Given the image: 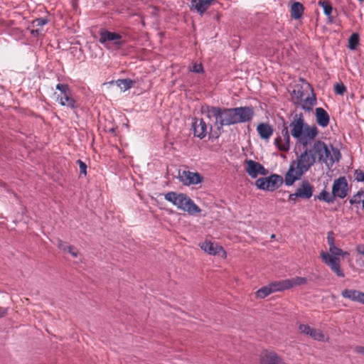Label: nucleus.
<instances>
[{
    "label": "nucleus",
    "instance_id": "nucleus-1",
    "mask_svg": "<svg viewBox=\"0 0 364 364\" xmlns=\"http://www.w3.org/2000/svg\"><path fill=\"white\" fill-rule=\"evenodd\" d=\"M203 112L210 120H215L214 125L219 132L224 126L250 122L254 115L253 109L250 107L221 108L208 106L203 108Z\"/></svg>",
    "mask_w": 364,
    "mask_h": 364
},
{
    "label": "nucleus",
    "instance_id": "nucleus-2",
    "mask_svg": "<svg viewBox=\"0 0 364 364\" xmlns=\"http://www.w3.org/2000/svg\"><path fill=\"white\" fill-rule=\"evenodd\" d=\"M291 134L304 146L310 144L318 134L315 125L305 123L302 114H296L289 124Z\"/></svg>",
    "mask_w": 364,
    "mask_h": 364
},
{
    "label": "nucleus",
    "instance_id": "nucleus-3",
    "mask_svg": "<svg viewBox=\"0 0 364 364\" xmlns=\"http://www.w3.org/2000/svg\"><path fill=\"white\" fill-rule=\"evenodd\" d=\"M316 163L311 154L306 149L293 161L286 173L284 182L288 186L299 180Z\"/></svg>",
    "mask_w": 364,
    "mask_h": 364
},
{
    "label": "nucleus",
    "instance_id": "nucleus-4",
    "mask_svg": "<svg viewBox=\"0 0 364 364\" xmlns=\"http://www.w3.org/2000/svg\"><path fill=\"white\" fill-rule=\"evenodd\" d=\"M314 158V161L324 163L326 165H333L336 161H338L340 158V152L333 147H328V146L322 141H316L313 146L306 149Z\"/></svg>",
    "mask_w": 364,
    "mask_h": 364
},
{
    "label": "nucleus",
    "instance_id": "nucleus-5",
    "mask_svg": "<svg viewBox=\"0 0 364 364\" xmlns=\"http://www.w3.org/2000/svg\"><path fill=\"white\" fill-rule=\"evenodd\" d=\"M292 100L295 105L306 111L311 110L316 104V98L309 83L296 85L292 92Z\"/></svg>",
    "mask_w": 364,
    "mask_h": 364
},
{
    "label": "nucleus",
    "instance_id": "nucleus-6",
    "mask_svg": "<svg viewBox=\"0 0 364 364\" xmlns=\"http://www.w3.org/2000/svg\"><path fill=\"white\" fill-rule=\"evenodd\" d=\"M164 198L178 209L187 212L190 215L201 212V209L185 193L170 191L164 195Z\"/></svg>",
    "mask_w": 364,
    "mask_h": 364
},
{
    "label": "nucleus",
    "instance_id": "nucleus-7",
    "mask_svg": "<svg viewBox=\"0 0 364 364\" xmlns=\"http://www.w3.org/2000/svg\"><path fill=\"white\" fill-rule=\"evenodd\" d=\"M342 250L335 245L329 247L328 252L321 251V258L338 277H344L345 274L341 268L340 254Z\"/></svg>",
    "mask_w": 364,
    "mask_h": 364
},
{
    "label": "nucleus",
    "instance_id": "nucleus-8",
    "mask_svg": "<svg viewBox=\"0 0 364 364\" xmlns=\"http://www.w3.org/2000/svg\"><path fill=\"white\" fill-rule=\"evenodd\" d=\"M283 183V178L277 174L268 177L259 178L256 182V186L261 190L273 191L277 189Z\"/></svg>",
    "mask_w": 364,
    "mask_h": 364
},
{
    "label": "nucleus",
    "instance_id": "nucleus-9",
    "mask_svg": "<svg viewBox=\"0 0 364 364\" xmlns=\"http://www.w3.org/2000/svg\"><path fill=\"white\" fill-rule=\"evenodd\" d=\"M177 178L184 186L196 185L200 183L203 179L200 173L186 170L178 171Z\"/></svg>",
    "mask_w": 364,
    "mask_h": 364
},
{
    "label": "nucleus",
    "instance_id": "nucleus-10",
    "mask_svg": "<svg viewBox=\"0 0 364 364\" xmlns=\"http://www.w3.org/2000/svg\"><path fill=\"white\" fill-rule=\"evenodd\" d=\"M99 42L105 47H108L109 42H113L114 46L117 48L121 47L123 44L121 35L107 30L100 32Z\"/></svg>",
    "mask_w": 364,
    "mask_h": 364
},
{
    "label": "nucleus",
    "instance_id": "nucleus-11",
    "mask_svg": "<svg viewBox=\"0 0 364 364\" xmlns=\"http://www.w3.org/2000/svg\"><path fill=\"white\" fill-rule=\"evenodd\" d=\"M192 128L195 136L202 139L212 130V125L208 126L203 119H194Z\"/></svg>",
    "mask_w": 364,
    "mask_h": 364
},
{
    "label": "nucleus",
    "instance_id": "nucleus-12",
    "mask_svg": "<svg viewBox=\"0 0 364 364\" xmlns=\"http://www.w3.org/2000/svg\"><path fill=\"white\" fill-rule=\"evenodd\" d=\"M259 364H287L284 360L273 350L262 351L259 358Z\"/></svg>",
    "mask_w": 364,
    "mask_h": 364
},
{
    "label": "nucleus",
    "instance_id": "nucleus-13",
    "mask_svg": "<svg viewBox=\"0 0 364 364\" xmlns=\"http://www.w3.org/2000/svg\"><path fill=\"white\" fill-rule=\"evenodd\" d=\"M332 193L340 198H345L348 194V183L345 177L336 179L333 183Z\"/></svg>",
    "mask_w": 364,
    "mask_h": 364
},
{
    "label": "nucleus",
    "instance_id": "nucleus-14",
    "mask_svg": "<svg viewBox=\"0 0 364 364\" xmlns=\"http://www.w3.org/2000/svg\"><path fill=\"white\" fill-rule=\"evenodd\" d=\"M200 247L205 252L211 255H219L222 257L226 256V252L223 248L216 242L210 240H205L199 244Z\"/></svg>",
    "mask_w": 364,
    "mask_h": 364
},
{
    "label": "nucleus",
    "instance_id": "nucleus-15",
    "mask_svg": "<svg viewBox=\"0 0 364 364\" xmlns=\"http://www.w3.org/2000/svg\"><path fill=\"white\" fill-rule=\"evenodd\" d=\"M246 164L245 171L252 178H256L258 175L264 176L267 174V170L259 163L250 159L246 161Z\"/></svg>",
    "mask_w": 364,
    "mask_h": 364
},
{
    "label": "nucleus",
    "instance_id": "nucleus-16",
    "mask_svg": "<svg viewBox=\"0 0 364 364\" xmlns=\"http://www.w3.org/2000/svg\"><path fill=\"white\" fill-rule=\"evenodd\" d=\"M341 296L345 299L364 304V292L355 289H346L342 291Z\"/></svg>",
    "mask_w": 364,
    "mask_h": 364
},
{
    "label": "nucleus",
    "instance_id": "nucleus-17",
    "mask_svg": "<svg viewBox=\"0 0 364 364\" xmlns=\"http://www.w3.org/2000/svg\"><path fill=\"white\" fill-rule=\"evenodd\" d=\"M215 0H191V9L203 15Z\"/></svg>",
    "mask_w": 364,
    "mask_h": 364
},
{
    "label": "nucleus",
    "instance_id": "nucleus-18",
    "mask_svg": "<svg viewBox=\"0 0 364 364\" xmlns=\"http://www.w3.org/2000/svg\"><path fill=\"white\" fill-rule=\"evenodd\" d=\"M299 198L309 199L313 195V186L307 181H303L300 186L296 191Z\"/></svg>",
    "mask_w": 364,
    "mask_h": 364
},
{
    "label": "nucleus",
    "instance_id": "nucleus-19",
    "mask_svg": "<svg viewBox=\"0 0 364 364\" xmlns=\"http://www.w3.org/2000/svg\"><path fill=\"white\" fill-rule=\"evenodd\" d=\"M257 132L262 139L267 141L273 134V128L269 124L260 123L257 127Z\"/></svg>",
    "mask_w": 364,
    "mask_h": 364
},
{
    "label": "nucleus",
    "instance_id": "nucleus-20",
    "mask_svg": "<svg viewBox=\"0 0 364 364\" xmlns=\"http://www.w3.org/2000/svg\"><path fill=\"white\" fill-rule=\"evenodd\" d=\"M316 119L318 124L322 127H326L329 124V115L322 107L316 108Z\"/></svg>",
    "mask_w": 364,
    "mask_h": 364
},
{
    "label": "nucleus",
    "instance_id": "nucleus-21",
    "mask_svg": "<svg viewBox=\"0 0 364 364\" xmlns=\"http://www.w3.org/2000/svg\"><path fill=\"white\" fill-rule=\"evenodd\" d=\"M56 100L62 106H66L72 109L76 107L75 101L70 97V92L61 95H58Z\"/></svg>",
    "mask_w": 364,
    "mask_h": 364
},
{
    "label": "nucleus",
    "instance_id": "nucleus-22",
    "mask_svg": "<svg viewBox=\"0 0 364 364\" xmlns=\"http://www.w3.org/2000/svg\"><path fill=\"white\" fill-rule=\"evenodd\" d=\"M304 12V6L299 2H294L291 6V16L294 19H299Z\"/></svg>",
    "mask_w": 364,
    "mask_h": 364
},
{
    "label": "nucleus",
    "instance_id": "nucleus-23",
    "mask_svg": "<svg viewBox=\"0 0 364 364\" xmlns=\"http://www.w3.org/2000/svg\"><path fill=\"white\" fill-rule=\"evenodd\" d=\"M282 138L284 141V145H282L280 151H288L290 149V136L287 127L284 126L282 129Z\"/></svg>",
    "mask_w": 364,
    "mask_h": 364
},
{
    "label": "nucleus",
    "instance_id": "nucleus-24",
    "mask_svg": "<svg viewBox=\"0 0 364 364\" xmlns=\"http://www.w3.org/2000/svg\"><path fill=\"white\" fill-rule=\"evenodd\" d=\"M273 291H281L290 289L289 279L274 282L270 284Z\"/></svg>",
    "mask_w": 364,
    "mask_h": 364
},
{
    "label": "nucleus",
    "instance_id": "nucleus-25",
    "mask_svg": "<svg viewBox=\"0 0 364 364\" xmlns=\"http://www.w3.org/2000/svg\"><path fill=\"white\" fill-rule=\"evenodd\" d=\"M350 203L352 205H362V210L364 212V191H358L350 199Z\"/></svg>",
    "mask_w": 364,
    "mask_h": 364
},
{
    "label": "nucleus",
    "instance_id": "nucleus-26",
    "mask_svg": "<svg viewBox=\"0 0 364 364\" xmlns=\"http://www.w3.org/2000/svg\"><path fill=\"white\" fill-rule=\"evenodd\" d=\"M307 336L317 341H324L326 336L320 329L312 328Z\"/></svg>",
    "mask_w": 364,
    "mask_h": 364
},
{
    "label": "nucleus",
    "instance_id": "nucleus-27",
    "mask_svg": "<svg viewBox=\"0 0 364 364\" xmlns=\"http://www.w3.org/2000/svg\"><path fill=\"white\" fill-rule=\"evenodd\" d=\"M133 83V80L130 79H119L116 81L117 86L124 92L130 89Z\"/></svg>",
    "mask_w": 364,
    "mask_h": 364
},
{
    "label": "nucleus",
    "instance_id": "nucleus-28",
    "mask_svg": "<svg viewBox=\"0 0 364 364\" xmlns=\"http://www.w3.org/2000/svg\"><path fill=\"white\" fill-rule=\"evenodd\" d=\"M273 292L274 291L272 288V286L269 284L268 286L263 287L259 290H257L256 292V296L257 298L264 299Z\"/></svg>",
    "mask_w": 364,
    "mask_h": 364
},
{
    "label": "nucleus",
    "instance_id": "nucleus-29",
    "mask_svg": "<svg viewBox=\"0 0 364 364\" xmlns=\"http://www.w3.org/2000/svg\"><path fill=\"white\" fill-rule=\"evenodd\" d=\"M289 282V287L292 288L296 286L306 284L307 279L306 277H296L294 278L288 279Z\"/></svg>",
    "mask_w": 364,
    "mask_h": 364
},
{
    "label": "nucleus",
    "instance_id": "nucleus-30",
    "mask_svg": "<svg viewBox=\"0 0 364 364\" xmlns=\"http://www.w3.org/2000/svg\"><path fill=\"white\" fill-rule=\"evenodd\" d=\"M359 43V36L358 33H353L348 39V48L355 50Z\"/></svg>",
    "mask_w": 364,
    "mask_h": 364
},
{
    "label": "nucleus",
    "instance_id": "nucleus-31",
    "mask_svg": "<svg viewBox=\"0 0 364 364\" xmlns=\"http://www.w3.org/2000/svg\"><path fill=\"white\" fill-rule=\"evenodd\" d=\"M318 5L323 8L325 15L329 16L331 14L332 6L329 2L326 1H319Z\"/></svg>",
    "mask_w": 364,
    "mask_h": 364
},
{
    "label": "nucleus",
    "instance_id": "nucleus-32",
    "mask_svg": "<svg viewBox=\"0 0 364 364\" xmlns=\"http://www.w3.org/2000/svg\"><path fill=\"white\" fill-rule=\"evenodd\" d=\"M333 195L332 194H330L328 192L326 191H322L319 196H318V198L319 200H322L325 202H327V203H331L333 201Z\"/></svg>",
    "mask_w": 364,
    "mask_h": 364
},
{
    "label": "nucleus",
    "instance_id": "nucleus-33",
    "mask_svg": "<svg viewBox=\"0 0 364 364\" xmlns=\"http://www.w3.org/2000/svg\"><path fill=\"white\" fill-rule=\"evenodd\" d=\"M189 70L196 73H203L204 70L201 63H192Z\"/></svg>",
    "mask_w": 364,
    "mask_h": 364
},
{
    "label": "nucleus",
    "instance_id": "nucleus-34",
    "mask_svg": "<svg viewBox=\"0 0 364 364\" xmlns=\"http://www.w3.org/2000/svg\"><path fill=\"white\" fill-rule=\"evenodd\" d=\"M298 328L302 334L308 336L312 328L310 327L309 325L301 323L299 325Z\"/></svg>",
    "mask_w": 364,
    "mask_h": 364
},
{
    "label": "nucleus",
    "instance_id": "nucleus-35",
    "mask_svg": "<svg viewBox=\"0 0 364 364\" xmlns=\"http://www.w3.org/2000/svg\"><path fill=\"white\" fill-rule=\"evenodd\" d=\"M48 23L46 18H38L33 21V26H43Z\"/></svg>",
    "mask_w": 364,
    "mask_h": 364
},
{
    "label": "nucleus",
    "instance_id": "nucleus-36",
    "mask_svg": "<svg viewBox=\"0 0 364 364\" xmlns=\"http://www.w3.org/2000/svg\"><path fill=\"white\" fill-rule=\"evenodd\" d=\"M56 89L60 91L61 94H65L68 92H70V89L68 85L65 84H58L56 85Z\"/></svg>",
    "mask_w": 364,
    "mask_h": 364
},
{
    "label": "nucleus",
    "instance_id": "nucleus-37",
    "mask_svg": "<svg viewBox=\"0 0 364 364\" xmlns=\"http://www.w3.org/2000/svg\"><path fill=\"white\" fill-rule=\"evenodd\" d=\"M346 90V87L343 84H336L335 85V92L338 95H343Z\"/></svg>",
    "mask_w": 364,
    "mask_h": 364
},
{
    "label": "nucleus",
    "instance_id": "nucleus-38",
    "mask_svg": "<svg viewBox=\"0 0 364 364\" xmlns=\"http://www.w3.org/2000/svg\"><path fill=\"white\" fill-rule=\"evenodd\" d=\"M77 164L79 165L80 173L86 175L87 173V165L81 160H77Z\"/></svg>",
    "mask_w": 364,
    "mask_h": 364
},
{
    "label": "nucleus",
    "instance_id": "nucleus-39",
    "mask_svg": "<svg viewBox=\"0 0 364 364\" xmlns=\"http://www.w3.org/2000/svg\"><path fill=\"white\" fill-rule=\"evenodd\" d=\"M326 239H327V242H328L329 247H331L332 245H335V240H334L333 232H328Z\"/></svg>",
    "mask_w": 364,
    "mask_h": 364
},
{
    "label": "nucleus",
    "instance_id": "nucleus-40",
    "mask_svg": "<svg viewBox=\"0 0 364 364\" xmlns=\"http://www.w3.org/2000/svg\"><path fill=\"white\" fill-rule=\"evenodd\" d=\"M66 252L70 253L73 257H77L78 255L77 250L73 245H70L69 247H68V250Z\"/></svg>",
    "mask_w": 364,
    "mask_h": 364
},
{
    "label": "nucleus",
    "instance_id": "nucleus-41",
    "mask_svg": "<svg viewBox=\"0 0 364 364\" xmlns=\"http://www.w3.org/2000/svg\"><path fill=\"white\" fill-rule=\"evenodd\" d=\"M355 178L358 181L364 182V172L357 170L355 173Z\"/></svg>",
    "mask_w": 364,
    "mask_h": 364
},
{
    "label": "nucleus",
    "instance_id": "nucleus-42",
    "mask_svg": "<svg viewBox=\"0 0 364 364\" xmlns=\"http://www.w3.org/2000/svg\"><path fill=\"white\" fill-rule=\"evenodd\" d=\"M274 144L280 150L281 146L284 145V141L282 140V136H278L274 139Z\"/></svg>",
    "mask_w": 364,
    "mask_h": 364
},
{
    "label": "nucleus",
    "instance_id": "nucleus-43",
    "mask_svg": "<svg viewBox=\"0 0 364 364\" xmlns=\"http://www.w3.org/2000/svg\"><path fill=\"white\" fill-rule=\"evenodd\" d=\"M58 247L60 250H64V251H67L68 247H69L70 245H68L65 242H63L62 240H59L58 243Z\"/></svg>",
    "mask_w": 364,
    "mask_h": 364
},
{
    "label": "nucleus",
    "instance_id": "nucleus-44",
    "mask_svg": "<svg viewBox=\"0 0 364 364\" xmlns=\"http://www.w3.org/2000/svg\"><path fill=\"white\" fill-rule=\"evenodd\" d=\"M353 349L356 353L362 354L364 355V347L358 346H355Z\"/></svg>",
    "mask_w": 364,
    "mask_h": 364
},
{
    "label": "nucleus",
    "instance_id": "nucleus-45",
    "mask_svg": "<svg viewBox=\"0 0 364 364\" xmlns=\"http://www.w3.org/2000/svg\"><path fill=\"white\" fill-rule=\"evenodd\" d=\"M297 198H299V195H297V192L296 191L294 193L289 195V200L293 201L295 203Z\"/></svg>",
    "mask_w": 364,
    "mask_h": 364
},
{
    "label": "nucleus",
    "instance_id": "nucleus-46",
    "mask_svg": "<svg viewBox=\"0 0 364 364\" xmlns=\"http://www.w3.org/2000/svg\"><path fill=\"white\" fill-rule=\"evenodd\" d=\"M7 313V309L0 307V318L4 316Z\"/></svg>",
    "mask_w": 364,
    "mask_h": 364
},
{
    "label": "nucleus",
    "instance_id": "nucleus-47",
    "mask_svg": "<svg viewBox=\"0 0 364 364\" xmlns=\"http://www.w3.org/2000/svg\"><path fill=\"white\" fill-rule=\"evenodd\" d=\"M41 32V31H40L39 29H36V30L31 31V33L33 35H38Z\"/></svg>",
    "mask_w": 364,
    "mask_h": 364
},
{
    "label": "nucleus",
    "instance_id": "nucleus-48",
    "mask_svg": "<svg viewBox=\"0 0 364 364\" xmlns=\"http://www.w3.org/2000/svg\"><path fill=\"white\" fill-rule=\"evenodd\" d=\"M349 255V253L348 252L342 250V252L340 254V257H345L346 256Z\"/></svg>",
    "mask_w": 364,
    "mask_h": 364
}]
</instances>
